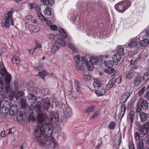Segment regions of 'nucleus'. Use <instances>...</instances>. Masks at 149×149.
I'll return each instance as SVG.
<instances>
[{
	"label": "nucleus",
	"instance_id": "f257e3e1",
	"mask_svg": "<svg viewBox=\"0 0 149 149\" xmlns=\"http://www.w3.org/2000/svg\"><path fill=\"white\" fill-rule=\"evenodd\" d=\"M45 116V114H38L37 120L40 126H36L34 132L35 141H37L38 145L41 146L45 145L47 138L52 135L53 132L52 125L50 123H44L43 118Z\"/></svg>",
	"mask_w": 149,
	"mask_h": 149
},
{
	"label": "nucleus",
	"instance_id": "f03ea898",
	"mask_svg": "<svg viewBox=\"0 0 149 149\" xmlns=\"http://www.w3.org/2000/svg\"><path fill=\"white\" fill-rule=\"evenodd\" d=\"M130 41L128 44H126L124 45L125 47L131 52H135L134 53H136L139 48L140 40L139 38L136 37L132 38L130 40Z\"/></svg>",
	"mask_w": 149,
	"mask_h": 149
},
{
	"label": "nucleus",
	"instance_id": "7ed1b4c3",
	"mask_svg": "<svg viewBox=\"0 0 149 149\" xmlns=\"http://www.w3.org/2000/svg\"><path fill=\"white\" fill-rule=\"evenodd\" d=\"M6 76L5 83L3 81H0V91L6 93H9L11 91V89L9 84L12 78L10 75L8 73Z\"/></svg>",
	"mask_w": 149,
	"mask_h": 149
},
{
	"label": "nucleus",
	"instance_id": "20e7f679",
	"mask_svg": "<svg viewBox=\"0 0 149 149\" xmlns=\"http://www.w3.org/2000/svg\"><path fill=\"white\" fill-rule=\"evenodd\" d=\"M50 107V100L48 98H44L38 102L36 105V108L37 111L40 112L41 109L45 110H48Z\"/></svg>",
	"mask_w": 149,
	"mask_h": 149
},
{
	"label": "nucleus",
	"instance_id": "39448f33",
	"mask_svg": "<svg viewBox=\"0 0 149 149\" xmlns=\"http://www.w3.org/2000/svg\"><path fill=\"white\" fill-rule=\"evenodd\" d=\"M13 13L11 11H10L7 14H5V17L2 20V27L8 28L10 26L9 20L10 21L11 24L13 26L14 25V19L12 17Z\"/></svg>",
	"mask_w": 149,
	"mask_h": 149
},
{
	"label": "nucleus",
	"instance_id": "423d86ee",
	"mask_svg": "<svg viewBox=\"0 0 149 149\" xmlns=\"http://www.w3.org/2000/svg\"><path fill=\"white\" fill-rule=\"evenodd\" d=\"M131 4L130 1H125L117 3L114 7L118 11L123 13L131 6Z\"/></svg>",
	"mask_w": 149,
	"mask_h": 149
},
{
	"label": "nucleus",
	"instance_id": "0eeeda50",
	"mask_svg": "<svg viewBox=\"0 0 149 149\" xmlns=\"http://www.w3.org/2000/svg\"><path fill=\"white\" fill-rule=\"evenodd\" d=\"M38 114H42L44 115H46L45 117L43 118L44 123L46 124L49 123V122L53 123V122H56L58 121V114L56 113H54L53 112H51L49 115V117H48L46 113H40Z\"/></svg>",
	"mask_w": 149,
	"mask_h": 149
},
{
	"label": "nucleus",
	"instance_id": "6e6552de",
	"mask_svg": "<svg viewBox=\"0 0 149 149\" xmlns=\"http://www.w3.org/2000/svg\"><path fill=\"white\" fill-rule=\"evenodd\" d=\"M66 45L65 42L60 38H58L55 42L53 44L51 49V52L54 54L59 49L61 45L65 47Z\"/></svg>",
	"mask_w": 149,
	"mask_h": 149
},
{
	"label": "nucleus",
	"instance_id": "1a4fd4ad",
	"mask_svg": "<svg viewBox=\"0 0 149 149\" xmlns=\"http://www.w3.org/2000/svg\"><path fill=\"white\" fill-rule=\"evenodd\" d=\"M74 59L75 61V65L76 68L78 70H81L86 63L85 58L84 56L81 57L79 55H77Z\"/></svg>",
	"mask_w": 149,
	"mask_h": 149
},
{
	"label": "nucleus",
	"instance_id": "9d476101",
	"mask_svg": "<svg viewBox=\"0 0 149 149\" xmlns=\"http://www.w3.org/2000/svg\"><path fill=\"white\" fill-rule=\"evenodd\" d=\"M90 63L86 61V65L87 69L89 71H91L94 68L93 65H96L99 62V60L97 57L92 56L89 58Z\"/></svg>",
	"mask_w": 149,
	"mask_h": 149
},
{
	"label": "nucleus",
	"instance_id": "9b49d317",
	"mask_svg": "<svg viewBox=\"0 0 149 149\" xmlns=\"http://www.w3.org/2000/svg\"><path fill=\"white\" fill-rule=\"evenodd\" d=\"M148 107L147 102L142 99H140L139 100L137 104L136 110L138 112H139L142 109L146 110Z\"/></svg>",
	"mask_w": 149,
	"mask_h": 149
},
{
	"label": "nucleus",
	"instance_id": "f8f14e48",
	"mask_svg": "<svg viewBox=\"0 0 149 149\" xmlns=\"http://www.w3.org/2000/svg\"><path fill=\"white\" fill-rule=\"evenodd\" d=\"M47 138L45 142V145L48 146V147H50L52 146V145H54V148L58 147V144L56 140L52 138V135L48 136V137Z\"/></svg>",
	"mask_w": 149,
	"mask_h": 149
},
{
	"label": "nucleus",
	"instance_id": "ddd939ff",
	"mask_svg": "<svg viewBox=\"0 0 149 149\" xmlns=\"http://www.w3.org/2000/svg\"><path fill=\"white\" fill-rule=\"evenodd\" d=\"M109 58V56L108 55L101 56L100 57V61L107 67H112L113 64L112 61L104 60L105 59H107Z\"/></svg>",
	"mask_w": 149,
	"mask_h": 149
},
{
	"label": "nucleus",
	"instance_id": "4468645a",
	"mask_svg": "<svg viewBox=\"0 0 149 149\" xmlns=\"http://www.w3.org/2000/svg\"><path fill=\"white\" fill-rule=\"evenodd\" d=\"M141 134L143 135L147 134L149 131V121L146 123L139 128Z\"/></svg>",
	"mask_w": 149,
	"mask_h": 149
},
{
	"label": "nucleus",
	"instance_id": "2eb2a0df",
	"mask_svg": "<svg viewBox=\"0 0 149 149\" xmlns=\"http://www.w3.org/2000/svg\"><path fill=\"white\" fill-rule=\"evenodd\" d=\"M148 38L147 37H141V34L140 35V38L139 39L140 40L139 42V46L140 45L141 47H145L149 43V41L148 39L146 38Z\"/></svg>",
	"mask_w": 149,
	"mask_h": 149
},
{
	"label": "nucleus",
	"instance_id": "dca6fc26",
	"mask_svg": "<svg viewBox=\"0 0 149 149\" xmlns=\"http://www.w3.org/2000/svg\"><path fill=\"white\" fill-rule=\"evenodd\" d=\"M27 100L31 105L34 104L36 102L37 99L33 93H30L27 96Z\"/></svg>",
	"mask_w": 149,
	"mask_h": 149
},
{
	"label": "nucleus",
	"instance_id": "f3484780",
	"mask_svg": "<svg viewBox=\"0 0 149 149\" xmlns=\"http://www.w3.org/2000/svg\"><path fill=\"white\" fill-rule=\"evenodd\" d=\"M126 110L125 106L124 104H122L120 107L119 111L118 113V118L119 119L122 118Z\"/></svg>",
	"mask_w": 149,
	"mask_h": 149
},
{
	"label": "nucleus",
	"instance_id": "a211bd4d",
	"mask_svg": "<svg viewBox=\"0 0 149 149\" xmlns=\"http://www.w3.org/2000/svg\"><path fill=\"white\" fill-rule=\"evenodd\" d=\"M18 112L17 106L15 105H13L10 108V113L11 116H14Z\"/></svg>",
	"mask_w": 149,
	"mask_h": 149
},
{
	"label": "nucleus",
	"instance_id": "6ab92c4d",
	"mask_svg": "<svg viewBox=\"0 0 149 149\" xmlns=\"http://www.w3.org/2000/svg\"><path fill=\"white\" fill-rule=\"evenodd\" d=\"M101 84V81L100 79L96 78L94 79L93 86L95 89L100 87Z\"/></svg>",
	"mask_w": 149,
	"mask_h": 149
},
{
	"label": "nucleus",
	"instance_id": "aec40b11",
	"mask_svg": "<svg viewBox=\"0 0 149 149\" xmlns=\"http://www.w3.org/2000/svg\"><path fill=\"white\" fill-rule=\"evenodd\" d=\"M58 30L60 35L63 39H66L67 37L68 39L69 40V41H70L71 40V37L67 35L64 30L63 29L59 28Z\"/></svg>",
	"mask_w": 149,
	"mask_h": 149
},
{
	"label": "nucleus",
	"instance_id": "412c9836",
	"mask_svg": "<svg viewBox=\"0 0 149 149\" xmlns=\"http://www.w3.org/2000/svg\"><path fill=\"white\" fill-rule=\"evenodd\" d=\"M135 117V112L134 111H132L130 112L129 115L127 117L128 122L131 124L132 126L133 123L134 119Z\"/></svg>",
	"mask_w": 149,
	"mask_h": 149
},
{
	"label": "nucleus",
	"instance_id": "4be33fe9",
	"mask_svg": "<svg viewBox=\"0 0 149 149\" xmlns=\"http://www.w3.org/2000/svg\"><path fill=\"white\" fill-rule=\"evenodd\" d=\"M0 73L2 76L5 75L8 73L6 71L2 60L1 62L0 61Z\"/></svg>",
	"mask_w": 149,
	"mask_h": 149
},
{
	"label": "nucleus",
	"instance_id": "5701e85b",
	"mask_svg": "<svg viewBox=\"0 0 149 149\" xmlns=\"http://www.w3.org/2000/svg\"><path fill=\"white\" fill-rule=\"evenodd\" d=\"M98 90L95 91L96 94L98 96H101L104 95L105 93L106 90L104 88L100 87L98 88Z\"/></svg>",
	"mask_w": 149,
	"mask_h": 149
},
{
	"label": "nucleus",
	"instance_id": "b1692460",
	"mask_svg": "<svg viewBox=\"0 0 149 149\" xmlns=\"http://www.w3.org/2000/svg\"><path fill=\"white\" fill-rule=\"evenodd\" d=\"M74 87L77 91L79 92H81L82 89V85L80 82L77 80L75 79L74 81Z\"/></svg>",
	"mask_w": 149,
	"mask_h": 149
},
{
	"label": "nucleus",
	"instance_id": "393cba45",
	"mask_svg": "<svg viewBox=\"0 0 149 149\" xmlns=\"http://www.w3.org/2000/svg\"><path fill=\"white\" fill-rule=\"evenodd\" d=\"M116 54L122 56H123L124 54V48L121 45H118L117 47Z\"/></svg>",
	"mask_w": 149,
	"mask_h": 149
},
{
	"label": "nucleus",
	"instance_id": "a878e982",
	"mask_svg": "<svg viewBox=\"0 0 149 149\" xmlns=\"http://www.w3.org/2000/svg\"><path fill=\"white\" fill-rule=\"evenodd\" d=\"M122 56L116 53L112 56V58L114 62L117 63L120 61Z\"/></svg>",
	"mask_w": 149,
	"mask_h": 149
},
{
	"label": "nucleus",
	"instance_id": "bb28decb",
	"mask_svg": "<svg viewBox=\"0 0 149 149\" xmlns=\"http://www.w3.org/2000/svg\"><path fill=\"white\" fill-rule=\"evenodd\" d=\"M64 114L67 117H70L72 115L71 110L70 107H67L64 109Z\"/></svg>",
	"mask_w": 149,
	"mask_h": 149
},
{
	"label": "nucleus",
	"instance_id": "cd10ccee",
	"mask_svg": "<svg viewBox=\"0 0 149 149\" xmlns=\"http://www.w3.org/2000/svg\"><path fill=\"white\" fill-rule=\"evenodd\" d=\"M68 46L70 49L72 50L74 54H75L78 53L77 49L73 44L70 43L68 44Z\"/></svg>",
	"mask_w": 149,
	"mask_h": 149
},
{
	"label": "nucleus",
	"instance_id": "c85d7f7f",
	"mask_svg": "<svg viewBox=\"0 0 149 149\" xmlns=\"http://www.w3.org/2000/svg\"><path fill=\"white\" fill-rule=\"evenodd\" d=\"M41 1L45 5L52 6L54 4V0H41Z\"/></svg>",
	"mask_w": 149,
	"mask_h": 149
},
{
	"label": "nucleus",
	"instance_id": "c756f323",
	"mask_svg": "<svg viewBox=\"0 0 149 149\" xmlns=\"http://www.w3.org/2000/svg\"><path fill=\"white\" fill-rule=\"evenodd\" d=\"M130 70L135 74L140 71V69L138 66L134 65L132 67Z\"/></svg>",
	"mask_w": 149,
	"mask_h": 149
},
{
	"label": "nucleus",
	"instance_id": "7c9ffc66",
	"mask_svg": "<svg viewBox=\"0 0 149 149\" xmlns=\"http://www.w3.org/2000/svg\"><path fill=\"white\" fill-rule=\"evenodd\" d=\"M144 147L143 140L140 139L137 144V149H144Z\"/></svg>",
	"mask_w": 149,
	"mask_h": 149
},
{
	"label": "nucleus",
	"instance_id": "2f4dec72",
	"mask_svg": "<svg viewBox=\"0 0 149 149\" xmlns=\"http://www.w3.org/2000/svg\"><path fill=\"white\" fill-rule=\"evenodd\" d=\"M95 108V106H90L87 107L85 109L86 113H89L93 112Z\"/></svg>",
	"mask_w": 149,
	"mask_h": 149
},
{
	"label": "nucleus",
	"instance_id": "473e14b6",
	"mask_svg": "<svg viewBox=\"0 0 149 149\" xmlns=\"http://www.w3.org/2000/svg\"><path fill=\"white\" fill-rule=\"evenodd\" d=\"M17 118H19L22 121H24L27 118V114L25 113H24L23 114L20 113L18 116Z\"/></svg>",
	"mask_w": 149,
	"mask_h": 149
},
{
	"label": "nucleus",
	"instance_id": "72a5a7b5",
	"mask_svg": "<svg viewBox=\"0 0 149 149\" xmlns=\"http://www.w3.org/2000/svg\"><path fill=\"white\" fill-rule=\"evenodd\" d=\"M115 82L113 80H111L106 85V88L109 90L112 88L115 84Z\"/></svg>",
	"mask_w": 149,
	"mask_h": 149
},
{
	"label": "nucleus",
	"instance_id": "f704fd0d",
	"mask_svg": "<svg viewBox=\"0 0 149 149\" xmlns=\"http://www.w3.org/2000/svg\"><path fill=\"white\" fill-rule=\"evenodd\" d=\"M44 13L45 15H51L52 10L49 7L47 6L44 10Z\"/></svg>",
	"mask_w": 149,
	"mask_h": 149
},
{
	"label": "nucleus",
	"instance_id": "c9c22d12",
	"mask_svg": "<svg viewBox=\"0 0 149 149\" xmlns=\"http://www.w3.org/2000/svg\"><path fill=\"white\" fill-rule=\"evenodd\" d=\"M140 116L141 120L142 121H145L148 117L147 114L143 112L140 113Z\"/></svg>",
	"mask_w": 149,
	"mask_h": 149
},
{
	"label": "nucleus",
	"instance_id": "e433bc0d",
	"mask_svg": "<svg viewBox=\"0 0 149 149\" xmlns=\"http://www.w3.org/2000/svg\"><path fill=\"white\" fill-rule=\"evenodd\" d=\"M104 71L106 73L110 74L113 72L115 70L112 67H107L105 68Z\"/></svg>",
	"mask_w": 149,
	"mask_h": 149
},
{
	"label": "nucleus",
	"instance_id": "4c0bfd02",
	"mask_svg": "<svg viewBox=\"0 0 149 149\" xmlns=\"http://www.w3.org/2000/svg\"><path fill=\"white\" fill-rule=\"evenodd\" d=\"M129 95L128 93H126L124 94L121 98V100H122L123 102H125L129 97Z\"/></svg>",
	"mask_w": 149,
	"mask_h": 149
},
{
	"label": "nucleus",
	"instance_id": "58836bf2",
	"mask_svg": "<svg viewBox=\"0 0 149 149\" xmlns=\"http://www.w3.org/2000/svg\"><path fill=\"white\" fill-rule=\"evenodd\" d=\"M20 103L22 108L24 109L26 107V100L22 99L20 100Z\"/></svg>",
	"mask_w": 149,
	"mask_h": 149
},
{
	"label": "nucleus",
	"instance_id": "ea45409f",
	"mask_svg": "<svg viewBox=\"0 0 149 149\" xmlns=\"http://www.w3.org/2000/svg\"><path fill=\"white\" fill-rule=\"evenodd\" d=\"M24 95V92L22 91H18L16 93L15 95V97L16 100H17L20 97Z\"/></svg>",
	"mask_w": 149,
	"mask_h": 149
},
{
	"label": "nucleus",
	"instance_id": "a19ab883",
	"mask_svg": "<svg viewBox=\"0 0 149 149\" xmlns=\"http://www.w3.org/2000/svg\"><path fill=\"white\" fill-rule=\"evenodd\" d=\"M13 62L14 63L19 64L20 63V61L19 59H17L15 55H13L12 58Z\"/></svg>",
	"mask_w": 149,
	"mask_h": 149
},
{
	"label": "nucleus",
	"instance_id": "79ce46f5",
	"mask_svg": "<svg viewBox=\"0 0 149 149\" xmlns=\"http://www.w3.org/2000/svg\"><path fill=\"white\" fill-rule=\"evenodd\" d=\"M35 67L36 70H40L42 69L43 68V63H40L38 65H36L35 66Z\"/></svg>",
	"mask_w": 149,
	"mask_h": 149
},
{
	"label": "nucleus",
	"instance_id": "37998d69",
	"mask_svg": "<svg viewBox=\"0 0 149 149\" xmlns=\"http://www.w3.org/2000/svg\"><path fill=\"white\" fill-rule=\"evenodd\" d=\"M100 113V112L99 111H96L91 115L90 118V119H94L95 117L98 116Z\"/></svg>",
	"mask_w": 149,
	"mask_h": 149
},
{
	"label": "nucleus",
	"instance_id": "c03bdc74",
	"mask_svg": "<svg viewBox=\"0 0 149 149\" xmlns=\"http://www.w3.org/2000/svg\"><path fill=\"white\" fill-rule=\"evenodd\" d=\"M140 58H141L139 57H138L136 58H134L132 59L131 62V64L132 65L135 64L140 59Z\"/></svg>",
	"mask_w": 149,
	"mask_h": 149
},
{
	"label": "nucleus",
	"instance_id": "a18cd8bd",
	"mask_svg": "<svg viewBox=\"0 0 149 149\" xmlns=\"http://www.w3.org/2000/svg\"><path fill=\"white\" fill-rule=\"evenodd\" d=\"M91 76L88 74H86L84 75L83 79L86 82H88L91 79Z\"/></svg>",
	"mask_w": 149,
	"mask_h": 149
},
{
	"label": "nucleus",
	"instance_id": "49530a36",
	"mask_svg": "<svg viewBox=\"0 0 149 149\" xmlns=\"http://www.w3.org/2000/svg\"><path fill=\"white\" fill-rule=\"evenodd\" d=\"M47 72L45 71H43L39 72V75L43 79H44L45 76L47 75Z\"/></svg>",
	"mask_w": 149,
	"mask_h": 149
},
{
	"label": "nucleus",
	"instance_id": "de8ad7c7",
	"mask_svg": "<svg viewBox=\"0 0 149 149\" xmlns=\"http://www.w3.org/2000/svg\"><path fill=\"white\" fill-rule=\"evenodd\" d=\"M116 125V123L114 122H112L108 125L109 128L111 130H113L114 129Z\"/></svg>",
	"mask_w": 149,
	"mask_h": 149
},
{
	"label": "nucleus",
	"instance_id": "09e8293b",
	"mask_svg": "<svg viewBox=\"0 0 149 149\" xmlns=\"http://www.w3.org/2000/svg\"><path fill=\"white\" fill-rule=\"evenodd\" d=\"M145 141L146 147H149V135H147L146 136L145 139Z\"/></svg>",
	"mask_w": 149,
	"mask_h": 149
},
{
	"label": "nucleus",
	"instance_id": "8fccbe9b",
	"mask_svg": "<svg viewBox=\"0 0 149 149\" xmlns=\"http://www.w3.org/2000/svg\"><path fill=\"white\" fill-rule=\"evenodd\" d=\"M132 72L130 70L129 71L128 73L127 76V78L128 79H131L133 77L135 74Z\"/></svg>",
	"mask_w": 149,
	"mask_h": 149
},
{
	"label": "nucleus",
	"instance_id": "3c124183",
	"mask_svg": "<svg viewBox=\"0 0 149 149\" xmlns=\"http://www.w3.org/2000/svg\"><path fill=\"white\" fill-rule=\"evenodd\" d=\"M141 81L139 78L137 79L134 82V85L135 86H138L141 83Z\"/></svg>",
	"mask_w": 149,
	"mask_h": 149
},
{
	"label": "nucleus",
	"instance_id": "603ef678",
	"mask_svg": "<svg viewBox=\"0 0 149 149\" xmlns=\"http://www.w3.org/2000/svg\"><path fill=\"white\" fill-rule=\"evenodd\" d=\"M55 37V36L52 34H49L47 36L48 38L51 41L53 40L54 39Z\"/></svg>",
	"mask_w": 149,
	"mask_h": 149
},
{
	"label": "nucleus",
	"instance_id": "864d4df0",
	"mask_svg": "<svg viewBox=\"0 0 149 149\" xmlns=\"http://www.w3.org/2000/svg\"><path fill=\"white\" fill-rule=\"evenodd\" d=\"M50 29L52 31H55L57 30V26L56 25H51L49 26Z\"/></svg>",
	"mask_w": 149,
	"mask_h": 149
},
{
	"label": "nucleus",
	"instance_id": "5fc2aeb1",
	"mask_svg": "<svg viewBox=\"0 0 149 149\" xmlns=\"http://www.w3.org/2000/svg\"><path fill=\"white\" fill-rule=\"evenodd\" d=\"M32 30L34 32L37 33L39 31L40 28L38 26H34Z\"/></svg>",
	"mask_w": 149,
	"mask_h": 149
},
{
	"label": "nucleus",
	"instance_id": "6e6d98bb",
	"mask_svg": "<svg viewBox=\"0 0 149 149\" xmlns=\"http://www.w3.org/2000/svg\"><path fill=\"white\" fill-rule=\"evenodd\" d=\"M29 118V120L32 121H34L36 119L35 117L32 115H30Z\"/></svg>",
	"mask_w": 149,
	"mask_h": 149
},
{
	"label": "nucleus",
	"instance_id": "4d7b16f0",
	"mask_svg": "<svg viewBox=\"0 0 149 149\" xmlns=\"http://www.w3.org/2000/svg\"><path fill=\"white\" fill-rule=\"evenodd\" d=\"M140 134L139 133L136 132L134 134L135 139L136 140H138L140 138Z\"/></svg>",
	"mask_w": 149,
	"mask_h": 149
},
{
	"label": "nucleus",
	"instance_id": "13d9d810",
	"mask_svg": "<svg viewBox=\"0 0 149 149\" xmlns=\"http://www.w3.org/2000/svg\"><path fill=\"white\" fill-rule=\"evenodd\" d=\"M146 88L145 87H143L140 90L139 92V95H143V93H144Z\"/></svg>",
	"mask_w": 149,
	"mask_h": 149
},
{
	"label": "nucleus",
	"instance_id": "bf43d9fd",
	"mask_svg": "<svg viewBox=\"0 0 149 149\" xmlns=\"http://www.w3.org/2000/svg\"><path fill=\"white\" fill-rule=\"evenodd\" d=\"M122 80V77L120 76L118 77L116 79V82L118 84H119L120 83Z\"/></svg>",
	"mask_w": 149,
	"mask_h": 149
},
{
	"label": "nucleus",
	"instance_id": "052dcab7",
	"mask_svg": "<svg viewBox=\"0 0 149 149\" xmlns=\"http://www.w3.org/2000/svg\"><path fill=\"white\" fill-rule=\"evenodd\" d=\"M41 47V46L40 43L38 42H36V45L34 48L36 50L37 48H40Z\"/></svg>",
	"mask_w": 149,
	"mask_h": 149
},
{
	"label": "nucleus",
	"instance_id": "680f3d73",
	"mask_svg": "<svg viewBox=\"0 0 149 149\" xmlns=\"http://www.w3.org/2000/svg\"><path fill=\"white\" fill-rule=\"evenodd\" d=\"M29 7L30 9H31L34 8L35 7V6L33 3H30L29 5Z\"/></svg>",
	"mask_w": 149,
	"mask_h": 149
},
{
	"label": "nucleus",
	"instance_id": "e2e57ef3",
	"mask_svg": "<svg viewBox=\"0 0 149 149\" xmlns=\"http://www.w3.org/2000/svg\"><path fill=\"white\" fill-rule=\"evenodd\" d=\"M121 142V137L120 136H119L118 137V144L116 146V147H119Z\"/></svg>",
	"mask_w": 149,
	"mask_h": 149
},
{
	"label": "nucleus",
	"instance_id": "0e129e2a",
	"mask_svg": "<svg viewBox=\"0 0 149 149\" xmlns=\"http://www.w3.org/2000/svg\"><path fill=\"white\" fill-rule=\"evenodd\" d=\"M38 18L42 22H45L46 20V18H45L43 15L40 16V17Z\"/></svg>",
	"mask_w": 149,
	"mask_h": 149
},
{
	"label": "nucleus",
	"instance_id": "69168bd1",
	"mask_svg": "<svg viewBox=\"0 0 149 149\" xmlns=\"http://www.w3.org/2000/svg\"><path fill=\"white\" fill-rule=\"evenodd\" d=\"M36 50L34 48L32 49H29L28 50L29 53L30 54H33L34 52Z\"/></svg>",
	"mask_w": 149,
	"mask_h": 149
},
{
	"label": "nucleus",
	"instance_id": "338daca9",
	"mask_svg": "<svg viewBox=\"0 0 149 149\" xmlns=\"http://www.w3.org/2000/svg\"><path fill=\"white\" fill-rule=\"evenodd\" d=\"M129 149H134V145L132 143H129Z\"/></svg>",
	"mask_w": 149,
	"mask_h": 149
},
{
	"label": "nucleus",
	"instance_id": "774afa93",
	"mask_svg": "<svg viewBox=\"0 0 149 149\" xmlns=\"http://www.w3.org/2000/svg\"><path fill=\"white\" fill-rule=\"evenodd\" d=\"M149 75L148 73V72H147L144 75L143 77V79H146V80L147 79H149L148 78H147V77H148Z\"/></svg>",
	"mask_w": 149,
	"mask_h": 149
}]
</instances>
